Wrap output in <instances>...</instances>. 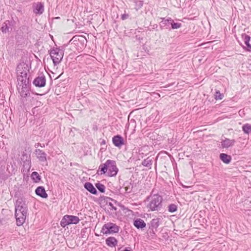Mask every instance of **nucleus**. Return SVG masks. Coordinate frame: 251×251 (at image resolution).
Instances as JSON below:
<instances>
[{
	"instance_id": "f257e3e1",
	"label": "nucleus",
	"mask_w": 251,
	"mask_h": 251,
	"mask_svg": "<svg viewBox=\"0 0 251 251\" xmlns=\"http://www.w3.org/2000/svg\"><path fill=\"white\" fill-rule=\"evenodd\" d=\"M28 209L26 204L23 201H17L15 208V217L18 226H22L25 222L28 215Z\"/></svg>"
},
{
	"instance_id": "f03ea898",
	"label": "nucleus",
	"mask_w": 251,
	"mask_h": 251,
	"mask_svg": "<svg viewBox=\"0 0 251 251\" xmlns=\"http://www.w3.org/2000/svg\"><path fill=\"white\" fill-rule=\"evenodd\" d=\"M99 169L100 171V175L107 174L109 177L115 176L118 172L115 161L109 159L104 163L101 164L99 167Z\"/></svg>"
},
{
	"instance_id": "7ed1b4c3",
	"label": "nucleus",
	"mask_w": 251,
	"mask_h": 251,
	"mask_svg": "<svg viewBox=\"0 0 251 251\" xmlns=\"http://www.w3.org/2000/svg\"><path fill=\"white\" fill-rule=\"evenodd\" d=\"M149 201L147 207L150 210L153 211L158 210L160 208L163 199L161 196L155 194L150 196Z\"/></svg>"
},
{
	"instance_id": "20e7f679",
	"label": "nucleus",
	"mask_w": 251,
	"mask_h": 251,
	"mask_svg": "<svg viewBox=\"0 0 251 251\" xmlns=\"http://www.w3.org/2000/svg\"><path fill=\"white\" fill-rule=\"evenodd\" d=\"M119 231V227L111 223L104 225L101 229V232L105 235L118 233Z\"/></svg>"
},
{
	"instance_id": "39448f33",
	"label": "nucleus",
	"mask_w": 251,
	"mask_h": 251,
	"mask_svg": "<svg viewBox=\"0 0 251 251\" xmlns=\"http://www.w3.org/2000/svg\"><path fill=\"white\" fill-rule=\"evenodd\" d=\"M80 220L79 218L75 216L65 215L60 222V225L62 227H65L71 224H77L79 223Z\"/></svg>"
},
{
	"instance_id": "423d86ee",
	"label": "nucleus",
	"mask_w": 251,
	"mask_h": 251,
	"mask_svg": "<svg viewBox=\"0 0 251 251\" xmlns=\"http://www.w3.org/2000/svg\"><path fill=\"white\" fill-rule=\"evenodd\" d=\"M63 54V52L59 49L52 50L50 52V56L54 64H58L62 59Z\"/></svg>"
},
{
	"instance_id": "0eeeda50",
	"label": "nucleus",
	"mask_w": 251,
	"mask_h": 251,
	"mask_svg": "<svg viewBox=\"0 0 251 251\" xmlns=\"http://www.w3.org/2000/svg\"><path fill=\"white\" fill-rule=\"evenodd\" d=\"M33 83L37 87H44L46 85L45 77L44 75L37 77L34 80Z\"/></svg>"
},
{
	"instance_id": "6e6552de",
	"label": "nucleus",
	"mask_w": 251,
	"mask_h": 251,
	"mask_svg": "<svg viewBox=\"0 0 251 251\" xmlns=\"http://www.w3.org/2000/svg\"><path fill=\"white\" fill-rule=\"evenodd\" d=\"M106 245L110 248H115L117 245L118 241L114 237H109L105 240Z\"/></svg>"
},
{
	"instance_id": "1a4fd4ad",
	"label": "nucleus",
	"mask_w": 251,
	"mask_h": 251,
	"mask_svg": "<svg viewBox=\"0 0 251 251\" xmlns=\"http://www.w3.org/2000/svg\"><path fill=\"white\" fill-rule=\"evenodd\" d=\"M112 142L117 147H121L124 145L123 138L120 135L114 136L112 138Z\"/></svg>"
},
{
	"instance_id": "9d476101",
	"label": "nucleus",
	"mask_w": 251,
	"mask_h": 251,
	"mask_svg": "<svg viewBox=\"0 0 251 251\" xmlns=\"http://www.w3.org/2000/svg\"><path fill=\"white\" fill-rule=\"evenodd\" d=\"M44 10V4L42 3L37 2L34 4L33 11L36 14H41Z\"/></svg>"
},
{
	"instance_id": "9b49d317",
	"label": "nucleus",
	"mask_w": 251,
	"mask_h": 251,
	"mask_svg": "<svg viewBox=\"0 0 251 251\" xmlns=\"http://www.w3.org/2000/svg\"><path fill=\"white\" fill-rule=\"evenodd\" d=\"M35 193L38 196L43 198H47L48 197V194L46 193L44 188L42 186H39L35 190Z\"/></svg>"
},
{
	"instance_id": "f8f14e48",
	"label": "nucleus",
	"mask_w": 251,
	"mask_h": 251,
	"mask_svg": "<svg viewBox=\"0 0 251 251\" xmlns=\"http://www.w3.org/2000/svg\"><path fill=\"white\" fill-rule=\"evenodd\" d=\"M234 140L226 139L222 142V146L223 148H227L229 147L232 146L234 144Z\"/></svg>"
},
{
	"instance_id": "ddd939ff",
	"label": "nucleus",
	"mask_w": 251,
	"mask_h": 251,
	"mask_svg": "<svg viewBox=\"0 0 251 251\" xmlns=\"http://www.w3.org/2000/svg\"><path fill=\"white\" fill-rule=\"evenodd\" d=\"M84 187L92 194L95 195L97 194V191L96 189L91 183H86L84 185Z\"/></svg>"
},
{
	"instance_id": "4468645a",
	"label": "nucleus",
	"mask_w": 251,
	"mask_h": 251,
	"mask_svg": "<svg viewBox=\"0 0 251 251\" xmlns=\"http://www.w3.org/2000/svg\"><path fill=\"white\" fill-rule=\"evenodd\" d=\"M134 225L135 227L138 228H142L146 226V223L143 220L141 219H137L134 222Z\"/></svg>"
},
{
	"instance_id": "2eb2a0df",
	"label": "nucleus",
	"mask_w": 251,
	"mask_h": 251,
	"mask_svg": "<svg viewBox=\"0 0 251 251\" xmlns=\"http://www.w3.org/2000/svg\"><path fill=\"white\" fill-rule=\"evenodd\" d=\"M220 159L225 163H229L231 159V157L230 155H228L225 153H221L220 155Z\"/></svg>"
},
{
	"instance_id": "dca6fc26",
	"label": "nucleus",
	"mask_w": 251,
	"mask_h": 251,
	"mask_svg": "<svg viewBox=\"0 0 251 251\" xmlns=\"http://www.w3.org/2000/svg\"><path fill=\"white\" fill-rule=\"evenodd\" d=\"M31 177L32 180L35 183H38L41 180V176L39 174L36 172H33L31 175Z\"/></svg>"
},
{
	"instance_id": "f3484780",
	"label": "nucleus",
	"mask_w": 251,
	"mask_h": 251,
	"mask_svg": "<svg viewBox=\"0 0 251 251\" xmlns=\"http://www.w3.org/2000/svg\"><path fill=\"white\" fill-rule=\"evenodd\" d=\"M243 131L247 134L251 132V125L246 124L242 126Z\"/></svg>"
},
{
	"instance_id": "a211bd4d",
	"label": "nucleus",
	"mask_w": 251,
	"mask_h": 251,
	"mask_svg": "<svg viewBox=\"0 0 251 251\" xmlns=\"http://www.w3.org/2000/svg\"><path fill=\"white\" fill-rule=\"evenodd\" d=\"M251 37L250 36L246 35L244 37V42L248 48L251 49V45L250 44Z\"/></svg>"
},
{
	"instance_id": "6ab92c4d",
	"label": "nucleus",
	"mask_w": 251,
	"mask_h": 251,
	"mask_svg": "<svg viewBox=\"0 0 251 251\" xmlns=\"http://www.w3.org/2000/svg\"><path fill=\"white\" fill-rule=\"evenodd\" d=\"M177 209L176 205L175 204H171L168 206V210L170 212L173 213L176 212Z\"/></svg>"
},
{
	"instance_id": "aec40b11",
	"label": "nucleus",
	"mask_w": 251,
	"mask_h": 251,
	"mask_svg": "<svg viewBox=\"0 0 251 251\" xmlns=\"http://www.w3.org/2000/svg\"><path fill=\"white\" fill-rule=\"evenodd\" d=\"M224 95L218 91L215 92L214 98L216 100H221L224 98Z\"/></svg>"
},
{
	"instance_id": "412c9836",
	"label": "nucleus",
	"mask_w": 251,
	"mask_h": 251,
	"mask_svg": "<svg viewBox=\"0 0 251 251\" xmlns=\"http://www.w3.org/2000/svg\"><path fill=\"white\" fill-rule=\"evenodd\" d=\"M97 188L98 189V190L100 191L102 193H103L105 191V187L103 185L101 184H97L96 185Z\"/></svg>"
},
{
	"instance_id": "4be33fe9",
	"label": "nucleus",
	"mask_w": 251,
	"mask_h": 251,
	"mask_svg": "<svg viewBox=\"0 0 251 251\" xmlns=\"http://www.w3.org/2000/svg\"><path fill=\"white\" fill-rule=\"evenodd\" d=\"M171 25H172V27L173 29L179 28L181 27V24L177 23H172Z\"/></svg>"
},
{
	"instance_id": "5701e85b",
	"label": "nucleus",
	"mask_w": 251,
	"mask_h": 251,
	"mask_svg": "<svg viewBox=\"0 0 251 251\" xmlns=\"http://www.w3.org/2000/svg\"><path fill=\"white\" fill-rule=\"evenodd\" d=\"M75 39V37H74L71 41L70 42H71L72 41H73V42L72 43H74V45H77V46H78V44L80 43L81 44V43L79 41H77V40H76Z\"/></svg>"
},
{
	"instance_id": "b1692460",
	"label": "nucleus",
	"mask_w": 251,
	"mask_h": 251,
	"mask_svg": "<svg viewBox=\"0 0 251 251\" xmlns=\"http://www.w3.org/2000/svg\"><path fill=\"white\" fill-rule=\"evenodd\" d=\"M128 17V15L127 14H123L121 16V18L123 20H126L127 17Z\"/></svg>"
},
{
	"instance_id": "393cba45",
	"label": "nucleus",
	"mask_w": 251,
	"mask_h": 251,
	"mask_svg": "<svg viewBox=\"0 0 251 251\" xmlns=\"http://www.w3.org/2000/svg\"><path fill=\"white\" fill-rule=\"evenodd\" d=\"M82 45V47H80V48L78 47V48H77V50H81L83 48L84 46H83V45Z\"/></svg>"
},
{
	"instance_id": "a878e982",
	"label": "nucleus",
	"mask_w": 251,
	"mask_h": 251,
	"mask_svg": "<svg viewBox=\"0 0 251 251\" xmlns=\"http://www.w3.org/2000/svg\"><path fill=\"white\" fill-rule=\"evenodd\" d=\"M122 251H130V250H128V249H125V250H124Z\"/></svg>"
},
{
	"instance_id": "bb28decb",
	"label": "nucleus",
	"mask_w": 251,
	"mask_h": 251,
	"mask_svg": "<svg viewBox=\"0 0 251 251\" xmlns=\"http://www.w3.org/2000/svg\"><path fill=\"white\" fill-rule=\"evenodd\" d=\"M55 19H59V17H56Z\"/></svg>"
}]
</instances>
